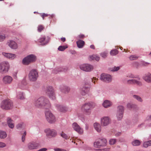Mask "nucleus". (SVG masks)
Listing matches in <instances>:
<instances>
[{
    "instance_id": "nucleus-28",
    "label": "nucleus",
    "mask_w": 151,
    "mask_h": 151,
    "mask_svg": "<svg viewBox=\"0 0 151 151\" xmlns=\"http://www.w3.org/2000/svg\"><path fill=\"white\" fill-rule=\"evenodd\" d=\"M7 122L9 126L11 128H13L14 127V124L12 123V120L11 118L8 117L7 119Z\"/></svg>"
},
{
    "instance_id": "nucleus-37",
    "label": "nucleus",
    "mask_w": 151,
    "mask_h": 151,
    "mask_svg": "<svg viewBox=\"0 0 151 151\" xmlns=\"http://www.w3.org/2000/svg\"><path fill=\"white\" fill-rule=\"evenodd\" d=\"M118 53V51L116 50H112L110 52V54L111 55H115L117 54Z\"/></svg>"
},
{
    "instance_id": "nucleus-55",
    "label": "nucleus",
    "mask_w": 151,
    "mask_h": 151,
    "mask_svg": "<svg viewBox=\"0 0 151 151\" xmlns=\"http://www.w3.org/2000/svg\"><path fill=\"white\" fill-rule=\"evenodd\" d=\"M61 40L62 41L64 42L65 41V37L61 38Z\"/></svg>"
},
{
    "instance_id": "nucleus-3",
    "label": "nucleus",
    "mask_w": 151,
    "mask_h": 151,
    "mask_svg": "<svg viewBox=\"0 0 151 151\" xmlns=\"http://www.w3.org/2000/svg\"><path fill=\"white\" fill-rule=\"evenodd\" d=\"M1 108L4 109L9 110L12 109L13 107L12 102L9 100L3 101L1 104Z\"/></svg>"
},
{
    "instance_id": "nucleus-42",
    "label": "nucleus",
    "mask_w": 151,
    "mask_h": 151,
    "mask_svg": "<svg viewBox=\"0 0 151 151\" xmlns=\"http://www.w3.org/2000/svg\"><path fill=\"white\" fill-rule=\"evenodd\" d=\"M5 37L4 34H0V42L3 41L5 39Z\"/></svg>"
},
{
    "instance_id": "nucleus-22",
    "label": "nucleus",
    "mask_w": 151,
    "mask_h": 151,
    "mask_svg": "<svg viewBox=\"0 0 151 151\" xmlns=\"http://www.w3.org/2000/svg\"><path fill=\"white\" fill-rule=\"evenodd\" d=\"M56 107L57 109L60 112H65L67 111V108L62 105L58 104Z\"/></svg>"
},
{
    "instance_id": "nucleus-46",
    "label": "nucleus",
    "mask_w": 151,
    "mask_h": 151,
    "mask_svg": "<svg viewBox=\"0 0 151 151\" xmlns=\"http://www.w3.org/2000/svg\"><path fill=\"white\" fill-rule=\"evenodd\" d=\"M40 16L42 17L43 19L44 20V17H47L48 15L47 14L42 13L40 14Z\"/></svg>"
},
{
    "instance_id": "nucleus-59",
    "label": "nucleus",
    "mask_w": 151,
    "mask_h": 151,
    "mask_svg": "<svg viewBox=\"0 0 151 151\" xmlns=\"http://www.w3.org/2000/svg\"><path fill=\"white\" fill-rule=\"evenodd\" d=\"M54 14H52L51 15V17L52 18L53 17H54Z\"/></svg>"
},
{
    "instance_id": "nucleus-33",
    "label": "nucleus",
    "mask_w": 151,
    "mask_h": 151,
    "mask_svg": "<svg viewBox=\"0 0 151 151\" xmlns=\"http://www.w3.org/2000/svg\"><path fill=\"white\" fill-rule=\"evenodd\" d=\"M133 97L139 102H141L143 101V100L138 95H134L133 96Z\"/></svg>"
},
{
    "instance_id": "nucleus-14",
    "label": "nucleus",
    "mask_w": 151,
    "mask_h": 151,
    "mask_svg": "<svg viewBox=\"0 0 151 151\" xmlns=\"http://www.w3.org/2000/svg\"><path fill=\"white\" fill-rule=\"evenodd\" d=\"M124 112V108L122 106H120L118 107L116 117L118 120H119L122 118Z\"/></svg>"
},
{
    "instance_id": "nucleus-23",
    "label": "nucleus",
    "mask_w": 151,
    "mask_h": 151,
    "mask_svg": "<svg viewBox=\"0 0 151 151\" xmlns=\"http://www.w3.org/2000/svg\"><path fill=\"white\" fill-rule=\"evenodd\" d=\"M89 91V88L86 86H83L81 89V93L82 95H85Z\"/></svg>"
},
{
    "instance_id": "nucleus-29",
    "label": "nucleus",
    "mask_w": 151,
    "mask_h": 151,
    "mask_svg": "<svg viewBox=\"0 0 151 151\" xmlns=\"http://www.w3.org/2000/svg\"><path fill=\"white\" fill-rule=\"evenodd\" d=\"M60 89L61 91L63 93L68 92L70 90L69 88L65 86H61Z\"/></svg>"
},
{
    "instance_id": "nucleus-25",
    "label": "nucleus",
    "mask_w": 151,
    "mask_h": 151,
    "mask_svg": "<svg viewBox=\"0 0 151 151\" xmlns=\"http://www.w3.org/2000/svg\"><path fill=\"white\" fill-rule=\"evenodd\" d=\"M95 130L98 132L101 131V126L100 124L97 123H95L93 124Z\"/></svg>"
},
{
    "instance_id": "nucleus-43",
    "label": "nucleus",
    "mask_w": 151,
    "mask_h": 151,
    "mask_svg": "<svg viewBox=\"0 0 151 151\" xmlns=\"http://www.w3.org/2000/svg\"><path fill=\"white\" fill-rule=\"evenodd\" d=\"M44 26L41 25H39L38 27V31L39 32H41L43 29H44Z\"/></svg>"
},
{
    "instance_id": "nucleus-38",
    "label": "nucleus",
    "mask_w": 151,
    "mask_h": 151,
    "mask_svg": "<svg viewBox=\"0 0 151 151\" xmlns=\"http://www.w3.org/2000/svg\"><path fill=\"white\" fill-rule=\"evenodd\" d=\"M17 97L18 99H24V97L23 95V93H20L17 95Z\"/></svg>"
},
{
    "instance_id": "nucleus-21",
    "label": "nucleus",
    "mask_w": 151,
    "mask_h": 151,
    "mask_svg": "<svg viewBox=\"0 0 151 151\" xmlns=\"http://www.w3.org/2000/svg\"><path fill=\"white\" fill-rule=\"evenodd\" d=\"M142 78L147 82L151 83V74L148 73L145 74L143 76Z\"/></svg>"
},
{
    "instance_id": "nucleus-52",
    "label": "nucleus",
    "mask_w": 151,
    "mask_h": 151,
    "mask_svg": "<svg viewBox=\"0 0 151 151\" xmlns=\"http://www.w3.org/2000/svg\"><path fill=\"white\" fill-rule=\"evenodd\" d=\"M55 151H66L64 150L59 148L55 149Z\"/></svg>"
},
{
    "instance_id": "nucleus-64",
    "label": "nucleus",
    "mask_w": 151,
    "mask_h": 151,
    "mask_svg": "<svg viewBox=\"0 0 151 151\" xmlns=\"http://www.w3.org/2000/svg\"><path fill=\"white\" fill-rule=\"evenodd\" d=\"M150 117H151V116H150Z\"/></svg>"
},
{
    "instance_id": "nucleus-24",
    "label": "nucleus",
    "mask_w": 151,
    "mask_h": 151,
    "mask_svg": "<svg viewBox=\"0 0 151 151\" xmlns=\"http://www.w3.org/2000/svg\"><path fill=\"white\" fill-rule=\"evenodd\" d=\"M76 44L78 47L79 48H82L84 46L85 43L84 41L79 40L76 42Z\"/></svg>"
},
{
    "instance_id": "nucleus-13",
    "label": "nucleus",
    "mask_w": 151,
    "mask_h": 151,
    "mask_svg": "<svg viewBox=\"0 0 151 151\" xmlns=\"http://www.w3.org/2000/svg\"><path fill=\"white\" fill-rule=\"evenodd\" d=\"M111 122V119L108 116H104L101 119V124L102 127L108 125Z\"/></svg>"
},
{
    "instance_id": "nucleus-45",
    "label": "nucleus",
    "mask_w": 151,
    "mask_h": 151,
    "mask_svg": "<svg viewBox=\"0 0 151 151\" xmlns=\"http://www.w3.org/2000/svg\"><path fill=\"white\" fill-rule=\"evenodd\" d=\"M107 52H104L101 53V56L103 58H105L106 57L107 55Z\"/></svg>"
},
{
    "instance_id": "nucleus-54",
    "label": "nucleus",
    "mask_w": 151,
    "mask_h": 151,
    "mask_svg": "<svg viewBox=\"0 0 151 151\" xmlns=\"http://www.w3.org/2000/svg\"><path fill=\"white\" fill-rule=\"evenodd\" d=\"M149 63H144L143 65L145 66H147L149 64Z\"/></svg>"
},
{
    "instance_id": "nucleus-18",
    "label": "nucleus",
    "mask_w": 151,
    "mask_h": 151,
    "mask_svg": "<svg viewBox=\"0 0 151 151\" xmlns=\"http://www.w3.org/2000/svg\"><path fill=\"white\" fill-rule=\"evenodd\" d=\"M13 80L12 77L9 76H4L2 79V81L5 84H9L11 83Z\"/></svg>"
},
{
    "instance_id": "nucleus-35",
    "label": "nucleus",
    "mask_w": 151,
    "mask_h": 151,
    "mask_svg": "<svg viewBox=\"0 0 151 151\" xmlns=\"http://www.w3.org/2000/svg\"><path fill=\"white\" fill-rule=\"evenodd\" d=\"M132 144L134 146H138L140 145V142L138 140H135L132 142Z\"/></svg>"
},
{
    "instance_id": "nucleus-16",
    "label": "nucleus",
    "mask_w": 151,
    "mask_h": 151,
    "mask_svg": "<svg viewBox=\"0 0 151 151\" xmlns=\"http://www.w3.org/2000/svg\"><path fill=\"white\" fill-rule=\"evenodd\" d=\"M100 79L102 81L108 82L111 81L112 80L110 75L104 73L101 75Z\"/></svg>"
},
{
    "instance_id": "nucleus-49",
    "label": "nucleus",
    "mask_w": 151,
    "mask_h": 151,
    "mask_svg": "<svg viewBox=\"0 0 151 151\" xmlns=\"http://www.w3.org/2000/svg\"><path fill=\"white\" fill-rule=\"evenodd\" d=\"M6 146V145L5 143L0 142V147L3 148L5 147Z\"/></svg>"
},
{
    "instance_id": "nucleus-12",
    "label": "nucleus",
    "mask_w": 151,
    "mask_h": 151,
    "mask_svg": "<svg viewBox=\"0 0 151 151\" xmlns=\"http://www.w3.org/2000/svg\"><path fill=\"white\" fill-rule=\"evenodd\" d=\"M46 93L50 99L52 100L55 99V94L52 87L49 86L47 87Z\"/></svg>"
},
{
    "instance_id": "nucleus-4",
    "label": "nucleus",
    "mask_w": 151,
    "mask_h": 151,
    "mask_svg": "<svg viewBox=\"0 0 151 151\" xmlns=\"http://www.w3.org/2000/svg\"><path fill=\"white\" fill-rule=\"evenodd\" d=\"M45 116L46 120L49 123H54L56 121L55 116L50 111H46L45 113Z\"/></svg>"
},
{
    "instance_id": "nucleus-11",
    "label": "nucleus",
    "mask_w": 151,
    "mask_h": 151,
    "mask_svg": "<svg viewBox=\"0 0 151 151\" xmlns=\"http://www.w3.org/2000/svg\"><path fill=\"white\" fill-rule=\"evenodd\" d=\"M80 68L82 70L89 72L93 69V67L92 65L88 64H83L80 65Z\"/></svg>"
},
{
    "instance_id": "nucleus-47",
    "label": "nucleus",
    "mask_w": 151,
    "mask_h": 151,
    "mask_svg": "<svg viewBox=\"0 0 151 151\" xmlns=\"http://www.w3.org/2000/svg\"><path fill=\"white\" fill-rule=\"evenodd\" d=\"M45 37H43L41 38H40L39 40V42L40 43H42V42H43L45 40Z\"/></svg>"
},
{
    "instance_id": "nucleus-36",
    "label": "nucleus",
    "mask_w": 151,
    "mask_h": 151,
    "mask_svg": "<svg viewBox=\"0 0 151 151\" xmlns=\"http://www.w3.org/2000/svg\"><path fill=\"white\" fill-rule=\"evenodd\" d=\"M68 47V46H60L58 48V50L60 51H63Z\"/></svg>"
},
{
    "instance_id": "nucleus-20",
    "label": "nucleus",
    "mask_w": 151,
    "mask_h": 151,
    "mask_svg": "<svg viewBox=\"0 0 151 151\" xmlns=\"http://www.w3.org/2000/svg\"><path fill=\"white\" fill-rule=\"evenodd\" d=\"M2 54L5 58L11 60L14 59L16 57V55L13 53L3 52Z\"/></svg>"
},
{
    "instance_id": "nucleus-31",
    "label": "nucleus",
    "mask_w": 151,
    "mask_h": 151,
    "mask_svg": "<svg viewBox=\"0 0 151 151\" xmlns=\"http://www.w3.org/2000/svg\"><path fill=\"white\" fill-rule=\"evenodd\" d=\"M60 135L63 138L65 139H69V137L67 134L62 131L60 133Z\"/></svg>"
},
{
    "instance_id": "nucleus-10",
    "label": "nucleus",
    "mask_w": 151,
    "mask_h": 151,
    "mask_svg": "<svg viewBox=\"0 0 151 151\" xmlns=\"http://www.w3.org/2000/svg\"><path fill=\"white\" fill-rule=\"evenodd\" d=\"M91 107L92 105L90 103H86L82 106L81 109L84 112L89 115L91 113Z\"/></svg>"
},
{
    "instance_id": "nucleus-5",
    "label": "nucleus",
    "mask_w": 151,
    "mask_h": 151,
    "mask_svg": "<svg viewBox=\"0 0 151 151\" xmlns=\"http://www.w3.org/2000/svg\"><path fill=\"white\" fill-rule=\"evenodd\" d=\"M10 68L9 63L7 61H4L0 63V73H5L8 72Z\"/></svg>"
},
{
    "instance_id": "nucleus-30",
    "label": "nucleus",
    "mask_w": 151,
    "mask_h": 151,
    "mask_svg": "<svg viewBox=\"0 0 151 151\" xmlns=\"http://www.w3.org/2000/svg\"><path fill=\"white\" fill-rule=\"evenodd\" d=\"M89 59L90 60H95L96 61H99L100 59V58L99 57L97 56L96 55H93L91 56H90L89 57Z\"/></svg>"
},
{
    "instance_id": "nucleus-6",
    "label": "nucleus",
    "mask_w": 151,
    "mask_h": 151,
    "mask_svg": "<svg viewBox=\"0 0 151 151\" xmlns=\"http://www.w3.org/2000/svg\"><path fill=\"white\" fill-rule=\"evenodd\" d=\"M36 57L32 54L24 58L22 60L23 63L25 65H28L30 63L35 62Z\"/></svg>"
},
{
    "instance_id": "nucleus-60",
    "label": "nucleus",
    "mask_w": 151,
    "mask_h": 151,
    "mask_svg": "<svg viewBox=\"0 0 151 151\" xmlns=\"http://www.w3.org/2000/svg\"><path fill=\"white\" fill-rule=\"evenodd\" d=\"M2 93L1 92H0V95H2Z\"/></svg>"
},
{
    "instance_id": "nucleus-2",
    "label": "nucleus",
    "mask_w": 151,
    "mask_h": 151,
    "mask_svg": "<svg viewBox=\"0 0 151 151\" xmlns=\"http://www.w3.org/2000/svg\"><path fill=\"white\" fill-rule=\"evenodd\" d=\"M135 78V77L132 74L129 75L124 77V81L128 84H136L139 86H142V82L139 81L140 79L139 78H137V79L138 80L130 79V78Z\"/></svg>"
},
{
    "instance_id": "nucleus-58",
    "label": "nucleus",
    "mask_w": 151,
    "mask_h": 151,
    "mask_svg": "<svg viewBox=\"0 0 151 151\" xmlns=\"http://www.w3.org/2000/svg\"><path fill=\"white\" fill-rule=\"evenodd\" d=\"M17 72H16L15 73V74H14V78H16V75H17Z\"/></svg>"
},
{
    "instance_id": "nucleus-53",
    "label": "nucleus",
    "mask_w": 151,
    "mask_h": 151,
    "mask_svg": "<svg viewBox=\"0 0 151 151\" xmlns=\"http://www.w3.org/2000/svg\"><path fill=\"white\" fill-rule=\"evenodd\" d=\"M47 150V149L45 148H42L37 150V151H46Z\"/></svg>"
},
{
    "instance_id": "nucleus-7",
    "label": "nucleus",
    "mask_w": 151,
    "mask_h": 151,
    "mask_svg": "<svg viewBox=\"0 0 151 151\" xmlns=\"http://www.w3.org/2000/svg\"><path fill=\"white\" fill-rule=\"evenodd\" d=\"M107 141L105 139H99L94 143V146L96 148H100L106 145Z\"/></svg>"
},
{
    "instance_id": "nucleus-50",
    "label": "nucleus",
    "mask_w": 151,
    "mask_h": 151,
    "mask_svg": "<svg viewBox=\"0 0 151 151\" xmlns=\"http://www.w3.org/2000/svg\"><path fill=\"white\" fill-rule=\"evenodd\" d=\"M78 37L80 38L83 39L85 37V36L84 35L80 34L78 35Z\"/></svg>"
},
{
    "instance_id": "nucleus-62",
    "label": "nucleus",
    "mask_w": 151,
    "mask_h": 151,
    "mask_svg": "<svg viewBox=\"0 0 151 151\" xmlns=\"http://www.w3.org/2000/svg\"><path fill=\"white\" fill-rule=\"evenodd\" d=\"M149 55H151V52L149 54Z\"/></svg>"
},
{
    "instance_id": "nucleus-63",
    "label": "nucleus",
    "mask_w": 151,
    "mask_h": 151,
    "mask_svg": "<svg viewBox=\"0 0 151 151\" xmlns=\"http://www.w3.org/2000/svg\"><path fill=\"white\" fill-rule=\"evenodd\" d=\"M4 0H0V1H4Z\"/></svg>"
},
{
    "instance_id": "nucleus-39",
    "label": "nucleus",
    "mask_w": 151,
    "mask_h": 151,
    "mask_svg": "<svg viewBox=\"0 0 151 151\" xmlns=\"http://www.w3.org/2000/svg\"><path fill=\"white\" fill-rule=\"evenodd\" d=\"M116 142V140L114 139H110L109 140V143L110 145H114L115 143Z\"/></svg>"
},
{
    "instance_id": "nucleus-34",
    "label": "nucleus",
    "mask_w": 151,
    "mask_h": 151,
    "mask_svg": "<svg viewBox=\"0 0 151 151\" xmlns=\"http://www.w3.org/2000/svg\"><path fill=\"white\" fill-rule=\"evenodd\" d=\"M151 145V140L145 142L143 143V146L145 147H148Z\"/></svg>"
},
{
    "instance_id": "nucleus-61",
    "label": "nucleus",
    "mask_w": 151,
    "mask_h": 151,
    "mask_svg": "<svg viewBox=\"0 0 151 151\" xmlns=\"http://www.w3.org/2000/svg\"><path fill=\"white\" fill-rule=\"evenodd\" d=\"M47 43H44V45H45V44H47Z\"/></svg>"
},
{
    "instance_id": "nucleus-41",
    "label": "nucleus",
    "mask_w": 151,
    "mask_h": 151,
    "mask_svg": "<svg viewBox=\"0 0 151 151\" xmlns=\"http://www.w3.org/2000/svg\"><path fill=\"white\" fill-rule=\"evenodd\" d=\"M25 126V125L24 123H22L20 124H18L17 126V128L19 129L20 128H23Z\"/></svg>"
},
{
    "instance_id": "nucleus-27",
    "label": "nucleus",
    "mask_w": 151,
    "mask_h": 151,
    "mask_svg": "<svg viewBox=\"0 0 151 151\" xmlns=\"http://www.w3.org/2000/svg\"><path fill=\"white\" fill-rule=\"evenodd\" d=\"M127 106L129 108L133 109L135 110L138 109V108L136 105L133 104L132 103L128 104L127 105Z\"/></svg>"
},
{
    "instance_id": "nucleus-32",
    "label": "nucleus",
    "mask_w": 151,
    "mask_h": 151,
    "mask_svg": "<svg viewBox=\"0 0 151 151\" xmlns=\"http://www.w3.org/2000/svg\"><path fill=\"white\" fill-rule=\"evenodd\" d=\"M7 136V134L5 132L0 131V138H4Z\"/></svg>"
},
{
    "instance_id": "nucleus-17",
    "label": "nucleus",
    "mask_w": 151,
    "mask_h": 151,
    "mask_svg": "<svg viewBox=\"0 0 151 151\" xmlns=\"http://www.w3.org/2000/svg\"><path fill=\"white\" fill-rule=\"evenodd\" d=\"M72 127L79 134H82L83 133V129L76 123H73L72 124Z\"/></svg>"
},
{
    "instance_id": "nucleus-8",
    "label": "nucleus",
    "mask_w": 151,
    "mask_h": 151,
    "mask_svg": "<svg viewBox=\"0 0 151 151\" xmlns=\"http://www.w3.org/2000/svg\"><path fill=\"white\" fill-rule=\"evenodd\" d=\"M38 76V73L36 70L35 69L31 70L28 75L29 79L32 81H35Z\"/></svg>"
},
{
    "instance_id": "nucleus-26",
    "label": "nucleus",
    "mask_w": 151,
    "mask_h": 151,
    "mask_svg": "<svg viewBox=\"0 0 151 151\" xmlns=\"http://www.w3.org/2000/svg\"><path fill=\"white\" fill-rule=\"evenodd\" d=\"M111 105V103L109 101L107 100L105 101L103 104V106L106 108L110 107Z\"/></svg>"
},
{
    "instance_id": "nucleus-40",
    "label": "nucleus",
    "mask_w": 151,
    "mask_h": 151,
    "mask_svg": "<svg viewBox=\"0 0 151 151\" xmlns=\"http://www.w3.org/2000/svg\"><path fill=\"white\" fill-rule=\"evenodd\" d=\"M138 57L136 56L135 55H132L129 57V59L131 60H136L137 59Z\"/></svg>"
},
{
    "instance_id": "nucleus-44",
    "label": "nucleus",
    "mask_w": 151,
    "mask_h": 151,
    "mask_svg": "<svg viewBox=\"0 0 151 151\" xmlns=\"http://www.w3.org/2000/svg\"><path fill=\"white\" fill-rule=\"evenodd\" d=\"M26 135V132H24L23 134H22V141L24 142L25 141V137Z\"/></svg>"
},
{
    "instance_id": "nucleus-19",
    "label": "nucleus",
    "mask_w": 151,
    "mask_h": 151,
    "mask_svg": "<svg viewBox=\"0 0 151 151\" xmlns=\"http://www.w3.org/2000/svg\"><path fill=\"white\" fill-rule=\"evenodd\" d=\"M7 44L12 49H16L18 46L16 42L13 40H9L7 43Z\"/></svg>"
},
{
    "instance_id": "nucleus-56",
    "label": "nucleus",
    "mask_w": 151,
    "mask_h": 151,
    "mask_svg": "<svg viewBox=\"0 0 151 151\" xmlns=\"http://www.w3.org/2000/svg\"><path fill=\"white\" fill-rule=\"evenodd\" d=\"M90 48L91 49H95V46L93 45H91L90 46Z\"/></svg>"
},
{
    "instance_id": "nucleus-51",
    "label": "nucleus",
    "mask_w": 151,
    "mask_h": 151,
    "mask_svg": "<svg viewBox=\"0 0 151 151\" xmlns=\"http://www.w3.org/2000/svg\"><path fill=\"white\" fill-rule=\"evenodd\" d=\"M119 69V67H114V68L113 70L114 71H116L118 70Z\"/></svg>"
},
{
    "instance_id": "nucleus-9",
    "label": "nucleus",
    "mask_w": 151,
    "mask_h": 151,
    "mask_svg": "<svg viewBox=\"0 0 151 151\" xmlns=\"http://www.w3.org/2000/svg\"><path fill=\"white\" fill-rule=\"evenodd\" d=\"M46 136L48 138L54 137L57 135V131L54 129H47L45 130Z\"/></svg>"
},
{
    "instance_id": "nucleus-48",
    "label": "nucleus",
    "mask_w": 151,
    "mask_h": 151,
    "mask_svg": "<svg viewBox=\"0 0 151 151\" xmlns=\"http://www.w3.org/2000/svg\"><path fill=\"white\" fill-rule=\"evenodd\" d=\"M98 80V79L96 78V77H93V78L91 79L92 81L94 84Z\"/></svg>"
},
{
    "instance_id": "nucleus-57",
    "label": "nucleus",
    "mask_w": 151,
    "mask_h": 151,
    "mask_svg": "<svg viewBox=\"0 0 151 151\" xmlns=\"http://www.w3.org/2000/svg\"><path fill=\"white\" fill-rule=\"evenodd\" d=\"M88 125H86L85 129L86 130H88Z\"/></svg>"
},
{
    "instance_id": "nucleus-15",
    "label": "nucleus",
    "mask_w": 151,
    "mask_h": 151,
    "mask_svg": "<svg viewBox=\"0 0 151 151\" xmlns=\"http://www.w3.org/2000/svg\"><path fill=\"white\" fill-rule=\"evenodd\" d=\"M40 144L36 142H29L27 145V148L29 150H33L37 149Z\"/></svg>"
},
{
    "instance_id": "nucleus-1",
    "label": "nucleus",
    "mask_w": 151,
    "mask_h": 151,
    "mask_svg": "<svg viewBox=\"0 0 151 151\" xmlns=\"http://www.w3.org/2000/svg\"><path fill=\"white\" fill-rule=\"evenodd\" d=\"M35 106L39 108L45 107L47 108L50 107L49 101L44 97H41L35 100L34 102Z\"/></svg>"
}]
</instances>
